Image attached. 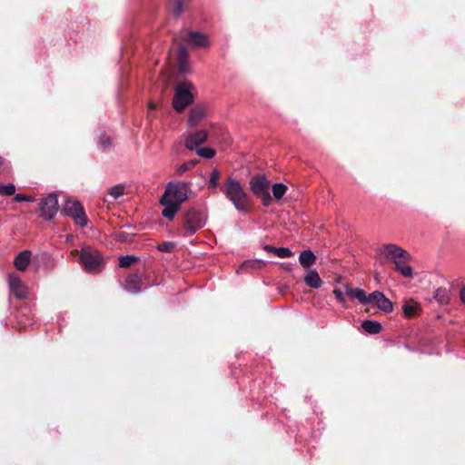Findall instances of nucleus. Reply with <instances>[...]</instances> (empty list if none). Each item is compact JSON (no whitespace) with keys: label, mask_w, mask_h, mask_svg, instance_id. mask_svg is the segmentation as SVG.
I'll list each match as a JSON object with an SVG mask.
<instances>
[{"label":"nucleus","mask_w":465,"mask_h":465,"mask_svg":"<svg viewBox=\"0 0 465 465\" xmlns=\"http://www.w3.org/2000/svg\"><path fill=\"white\" fill-rule=\"evenodd\" d=\"M191 193L192 190L188 183L170 181L163 194V202H167L169 198L171 201L181 205L189 198Z\"/></svg>","instance_id":"obj_2"},{"label":"nucleus","mask_w":465,"mask_h":465,"mask_svg":"<svg viewBox=\"0 0 465 465\" xmlns=\"http://www.w3.org/2000/svg\"><path fill=\"white\" fill-rule=\"evenodd\" d=\"M409 260H402L395 264V270L405 278L413 276L412 268L407 263Z\"/></svg>","instance_id":"obj_24"},{"label":"nucleus","mask_w":465,"mask_h":465,"mask_svg":"<svg viewBox=\"0 0 465 465\" xmlns=\"http://www.w3.org/2000/svg\"><path fill=\"white\" fill-rule=\"evenodd\" d=\"M31 252L28 250L23 251L15 257L14 264L18 271H25L30 263Z\"/></svg>","instance_id":"obj_19"},{"label":"nucleus","mask_w":465,"mask_h":465,"mask_svg":"<svg viewBox=\"0 0 465 465\" xmlns=\"http://www.w3.org/2000/svg\"><path fill=\"white\" fill-rule=\"evenodd\" d=\"M173 1V14L175 16H179L183 12V4L180 0H172Z\"/></svg>","instance_id":"obj_36"},{"label":"nucleus","mask_w":465,"mask_h":465,"mask_svg":"<svg viewBox=\"0 0 465 465\" xmlns=\"http://www.w3.org/2000/svg\"><path fill=\"white\" fill-rule=\"evenodd\" d=\"M59 210L58 197L55 193H50L48 196L42 198L40 201V211L42 217L46 220H52Z\"/></svg>","instance_id":"obj_7"},{"label":"nucleus","mask_w":465,"mask_h":465,"mask_svg":"<svg viewBox=\"0 0 465 465\" xmlns=\"http://www.w3.org/2000/svg\"><path fill=\"white\" fill-rule=\"evenodd\" d=\"M208 133L205 130H198L193 133H190L185 137V147L189 151H194L203 143L207 141Z\"/></svg>","instance_id":"obj_10"},{"label":"nucleus","mask_w":465,"mask_h":465,"mask_svg":"<svg viewBox=\"0 0 465 465\" xmlns=\"http://www.w3.org/2000/svg\"><path fill=\"white\" fill-rule=\"evenodd\" d=\"M80 261L88 272H94L100 270L103 258L98 251L91 248H83Z\"/></svg>","instance_id":"obj_6"},{"label":"nucleus","mask_w":465,"mask_h":465,"mask_svg":"<svg viewBox=\"0 0 465 465\" xmlns=\"http://www.w3.org/2000/svg\"><path fill=\"white\" fill-rule=\"evenodd\" d=\"M287 191V186L282 183H276L272 185V194L277 200L282 198Z\"/></svg>","instance_id":"obj_27"},{"label":"nucleus","mask_w":465,"mask_h":465,"mask_svg":"<svg viewBox=\"0 0 465 465\" xmlns=\"http://www.w3.org/2000/svg\"><path fill=\"white\" fill-rule=\"evenodd\" d=\"M15 202L20 203V202H32L34 201L33 197L23 194V193H17L14 197Z\"/></svg>","instance_id":"obj_39"},{"label":"nucleus","mask_w":465,"mask_h":465,"mask_svg":"<svg viewBox=\"0 0 465 465\" xmlns=\"http://www.w3.org/2000/svg\"><path fill=\"white\" fill-rule=\"evenodd\" d=\"M226 199L242 213L248 212V195L242 184L233 177H229L221 188Z\"/></svg>","instance_id":"obj_1"},{"label":"nucleus","mask_w":465,"mask_h":465,"mask_svg":"<svg viewBox=\"0 0 465 465\" xmlns=\"http://www.w3.org/2000/svg\"><path fill=\"white\" fill-rule=\"evenodd\" d=\"M196 153L202 158L212 159L215 155V150L211 147L197 148Z\"/></svg>","instance_id":"obj_30"},{"label":"nucleus","mask_w":465,"mask_h":465,"mask_svg":"<svg viewBox=\"0 0 465 465\" xmlns=\"http://www.w3.org/2000/svg\"><path fill=\"white\" fill-rule=\"evenodd\" d=\"M369 304L377 306L382 312L388 313L392 312L393 304L391 301L387 298L383 292L374 291L369 294Z\"/></svg>","instance_id":"obj_8"},{"label":"nucleus","mask_w":465,"mask_h":465,"mask_svg":"<svg viewBox=\"0 0 465 465\" xmlns=\"http://www.w3.org/2000/svg\"><path fill=\"white\" fill-rule=\"evenodd\" d=\"M142 277L138 273L130 274L123 285L124 289L130 293H139L142 291Z\"/></svg>","instance_id":"obj_15"},{"label":"nucleus","mask_w":465,"mask_h":465,"mask_svg":"<svg viewBox=\"0 0 465 465\" xmlns=\"http://www.w3.org/2000/svg\"><path fill=\"white\" fill-rule=\"evenodd\" d=\"M265 262L263 260H253V261H245L243 263H242V267H254V266H257L259 268L262 267L265 265Z\"/></svg>","instance_id":"obj_34"},{"label":"nucleus","mask_w":465,"mask_h":465,"mask_svg":"<svg viewBox=\"0 0 465 465\" xmlns=\"http://www.w3.org/2000/svg\"><path fill=\"white\" fill-rule=\"evenodd\" d=\"M174 247L173 242H163L162 244L158 245V250L163 252H171Z\"/></svg>","instance_id":"obj_38"},{"label":"nucleus","mask_w":465,"mask_h":465,"mask_svg":"<svg viewBox=\"0 0 465 465\" xmlns=\"http://www.w3.org/2000/svg\"><path fill=\"white\" fill-rule=\"evenodd\" d=\"M316 259V255L310 249L301 252L299 255V262L305 269H310L315 263Z\"/></svg>","instance_id":"obj_20"},{"label":"nucleus","mask_w":465,"mask_h":465,"mask_svg":"<svg viewBox=\"0 0 465 465\" xmlns=\"http://www.w3.org/2000/svg\"><path fill=\"white\" fill-rule=\"evenodd\" d=\"M15 193V186L13 183L0 184V194L3 196H11Z\"/></svg>","instance_id":"obj_33"},{"label":"nucleus","mask_w":465,"mask_h":465,"mask_svg":"<svg viewBox=\"0 0 465 465\" xmlns=\"http://www.w3.org/2000/svg\"><path fill=\"white\" fill-rule=\"evenodd\" d=\"M460 298L463 304H465V285L460 291Z\"/></svg>","instance_id":"obj_42"},{"label":"nucleus","mask_w":465,"mask_h":465,"mask_svg":"<svg viewBox=\"0 0 465 465\" xmlns=\"http://www.w3.org/2000/svg\"><path fill=\"white\" fill-rule=\"evenodd\" d=\"M250 189L254 195H259L270 189V182L263 175L253 176L250 180Z\"/></svg>","instance_id":"obj_13"},{"label":"nucleus","mask_w":465,"mask_h":465,"mask_svg":"<svg viewBox=\"0 0 465 465\" xmlns=\"http://www.w3.org/2000/svg\"><path fill=\"white\" fill-rule=\"evenodd\" d=\"M403 346H404L407 350H409V351H413V349H412L409 344H407V343H404V344H403Z\"/></svg>","instance_id":"obj_45"},{"label":"nucleus","mask_w":465,"mask_h":465,"mask_svg":"<svg viewBox=\"0 0 465 465\" xmlns=\"http://www.w3.org/2000/svg\"><path fill=\"white\" fill-rule=\"evenodd\" d=\"M206 223V215L203 211L194 207L190 208L184 217L183 228L186 231L185 236L193 235Z\"/></svg>","instance_id":"obj_4"},{"label":"nucleus","mask_w":465,"mask_h":465,"mask_svg":"<svg viewBox=\"0 0 465 465\" xmlns=\"http://www.w3.org/2000/svg\"><path fill=\"white\" fill-rule=\"evenodd\" d=\"M124 193V188L122 184H116L111 187L108 191V194L113 197L114 200L118 199Z\"/></svg>","instance_id":"obj_32"},{"label":"nucleus","mask_w":465,"mask_h":465,"mask_svg":"<svg viewBox=\"0 0 465 465\" xmlns=\"http://www.w3.org/2000/svg\"><path fill=\"white\" fill-rule=\"evenodd\" d=\"M433 298L440 305H447L450 301V292L447 288L439 287L435 290Z\"/></svg>","instance_id":"obj_21"},{"label":"nucleus","mask_w":465,"mask_h":465,"mask_svg":"<svg viewBox=\"0 0 465 465\" xmlns=\"http://www.w3.org/2000/svg\"><path fill=\"white\" fill-rule=\"evenodd\" d=\"M64 214L72 218L75 224L84 228L88 223L84 209L79 201H66Z\"/></svg>","instance_id":"obj_5"},{"label":"nucleus","mask_w":465,"mask_h":465,"mask_svg":"<svg viewBox=\"0 0 465 465\" xmlns=\"http://www.w3.org/2000/svg\"><path fill=\"white\" fill-rule=\"evenodd\" d=\"M4 163H5V159L2 156H0V167L2 165H4Z\"/></svg>","instance_id":"obj_46"},{"label":"nucleus","mask_w":465,"mask_h":465,"mask_svg":"<svg viewBox=\"0 0 465 465\" xmlns=\"http://www.w3.org/2000/svg\"><path fill=\"white\" fill-rule=\"evenodd\" d=\"M362 329L370 334H378L381 331L382 326L377 321L365 320L361 323Z\"/></svg>","instance_id":"obj_23"},{"label":"nucleus","mask_w":465,"mask_h":465,"mask_svg":"<svg viewBox=\"0 0 465 465\" xmlns=\"http://www.w3.org/2000/svg\"><path fill=\"white\" fill-rule=\"evenodd\" d=\"M346 294L351 299L358 300L361 304H369V295L361 288H352L349 285L345 287Z\"/></svg>","instance_id":"obj_17"},{"label":"nucleus","mask_w":465,"mask_h":465,"mask_svg":"<svg viewBox=\"0 0 465 465\" xmlns=\"http://www.w3.org/2000/svg\"><path fill=\"white\" fill-rule=\"evenodd\" d=\"M117 239H118L119 241H122V242H124V241H125V240H126V239H125V235H124V233H123V232H122V233H120V234H118Z\"/></svg>","instance_id":"obj_43"},{"label":"nucleus","mask_w":465,"mask_h":465,"mask_svg":"<svg viewBox=\"0 0 465 465\" xmlns=\"http://www.w3.org/2000/svg\"><path fill=\"white\" fill-rule=\"evenodd\" d=\"M183 41L184 44L193 47H208L210 45L208 36L196 31L189 32L183 38Z\"/></svg>","instance_id":"obj_11"},{"label":"nucleus","mask_w":465,"mask_h":465,"mask_svg":"<svg viewBox=\"0 0 465 465\" xmlns=\"http://www.w3.org/2000/svg\"><path fill=\"white\" fill-rule=\"evenodd\" d=\"M333 294L335 295L336 299L341 302V303H344L345 302V297H344V294L342 292L341 290L340 289H334L333 290Z\"/></svg>","instance_id":"obj_41"},{"label":"nucleus","mask_w":465,"mask_h":465,"mask_svg":"<svg viewBox=\"0 0 465 465\" xmlns=\"http://www.w3.org/2000/svg\"><path fill=\"white\" fill-rule=\"evenodd\" d=\"M303 281L307 286L312 289H319L322 284V281L315 269H310L305 273Z\"/></svg>","instance_id":"obj_18"},{"label":"nucleus","mask_w":465,"mask_h":465,"mask_svg":"<svg viewBox=\"0 0 465 465\" xmlns=\"http://www.w3.org/2000/svg\"><path fill=\"white\" fill-rule=\"evenodd\" d=\"M193 84L187 81L176 85L173 99V107L176 112L182 113L187 106L193 104Z\"/></svg>","instance_id":"obj_3"},{"label":"nucleus","mask_w":465,"mask_h":465,"mask_svg":"<svg viewBox=\"0 0 465 465\" xmlns=\"http://www.w3.org/2000/svg\"><path fill=\"white\" fill-rule=\"evenodd\" d=\"M160 203L164 206L162 211V215L169 220L173 219L175 214L180 210L181 205L171 201L169 198L167 202H163V197L160 200Z\"/></svg>","instance_id":"obj_16"},{"label":"nucleus","mask_w":465,"mask_h":465,"mask_svg":"<svg viewBox=\"0 0 465 465\" xmlns=\"http://www.w3.org/2000/svg\"><path fill=\"white\" fill-rule=\"evenodd\" d=\"M98 144L99 147L104 152L109 151L113 146L111 137L104 134L100 135L98 139Z\"/></svg>","instance_id":"obj_29"},{"label":"nucleus","mask_w":465,"mask_h":465,"mask_svg":"<svg viewBox=\"0 0 465 465\" xmlns=\"http://www.w3.org/2000/svg\"><path fill=\"white\" fill-rule=\"evenodd\" d=\"M198 163L197 159L189 160L179 165L176 169V175H182L183 173L193 169Z\"/></svg>","instance_id":"obj_26"},{"label":"nucleus","mask_w":465,"mask_h":465,"mask_svg":"<svg viewBox=\"0 0 465 465\" xmlns=\"http://www.w3.org/2000/svg\"><path fill=\"white\" fill-rule=\"evenodd\" d=\"M189 60L178 61V69L182 74H185L189 71Z\"/></svg>","instance_id":"obj_40"},{"label":"nucleus","mask_w":465,"mask_h":465,"mask_svg":"<svg viewBox=\"0 0 465 465\" xmlns=\"http://www.w3.org/2000/svg\"><path fill=\"white\" fill-rule=\"evenodd\" d=\"M207 109L203 104L194 105L189 113L188 126L194 127L197 125L206 115Z\"/></svg>","instance_id":"obj_14"},{"label":"nucleus","mask_w":465,"mask_h":465,"mask_svg":"<svg viewBox=\"0 0 465 465\" xmlns=\"http://www.w3.org/2000/svg\"><path fill=\"white\" fill-rule=\"evenodd\" d=\"M220 178V172L217 169H213L210 174V178L207 183L208 189L210 191H214L218 185V181Z\"/></svg>","instance_id":"obj_28"},{"label":"nucleus","mask_w":465,"mask_h":465,"mask_svg":"<svg viewBox=\"0 0 465 465\" xmlns=\"http://www.w3.org/2000/svg\"><path fill=\"white\" fill-rule=\"evenodd\" d=\"M420 309V304L415 302H409L402 305V311L406 317H412Z\"/></svg>","instance_id":"obj_25"},{"label":"nucleus","mask_w":465,"mask_h":465,"mask_svg":"<svg viewBox=\"0 0 465 465\" xmlns=\"http://www.w3.org/2000/svg\"><path fill=\"white\" fill-rule=\"evenodd\" d=\"M138 258L134 255H124L119 258L118 265L122 268L128 267L132 265L134 262H136Z\"/></svg>","instance_id":"obj_31"},{"label":"nucleus","mask_w":465,"mask_h":465,"mask_svg":"<svg viewBox=\"0 0 465 465\" xmlns=\"http://www.w3.org/2000/svg\"><path fill=\"white\" fill-rule=\"evenodd\" d=\"M383 252L394 265L402 260H410V254L404 249L393 243L384 245Z\"/></svg>","instance_id":"obj_9"},{"label":"nucleus","mask_w":465,"mask_h":465,"mask_svg":"<svg viewBox=\"0 0 465 465\" xmlns=\"http://www.w3.org/2000/svg\"><path fill=\"white\" fill-rule=\"evenodd\" d=\"M8 283L11 292L19 300L25 299L27 296V288L22 282L21 279L15 274L8 276Z\"/></svg>","instance_id":"obj_12"},{"label":"nucleus","mask_w":465,"mask_h":465,"mask_svg":"<svg viewBox=\"0 0 465 465\" xmlns=\"http://www.w3.org/2000/svg\"><path fill=\"white\" fill-rule=\"evenodd\" d=\"M258 196L261 197L262 204L264 206H269L272 203V196L270 193V190L259 194Z\"/></svg>","instance_id":"obj_37"},{"label":"nucleus","mask_w":465,"mask_h":465,"mask_svg":"<svg viewBox=\"0 0 465 465\" xmlns=\"http://www.w3.org/2000/svg\"><path fill=\"white\" fill-rule=\"evenodd\" d=\"M263 250L268 252H272L280 258H289L293 255L292 251L288 247H274L272 245L266 244L263 246Z\"/></svg>","instance_id":"obj_22"},{"label":"nucleus","mask_w":465,"mask_h":465,"mask_svg":"<svg viewBox=\"0 0 465 465\" xmlns=\"http://www.w3.org/2000/svg\"><path fill=\"white\" fill-rule=\"evenodd\" d=\"M155 109V104L153 103L149 104V110L153 111Z\"/></svg>","instance_id":"obj_44"},{"label":"nucleus","mask_w":465,"mask_h":465,"mask_svg":"<svg viewBox=\"0 0 465 465\" xmlns=\"http://www.w3.org/2000/svg\"><path fill=\"white\" fill-rule=\"evenodd\" d=\"M189 54L187 49L184 46H179L177 51V60L178 61H185L188 60Z\"/></svg>","instance_id":"obj_35"}]
</instances>
